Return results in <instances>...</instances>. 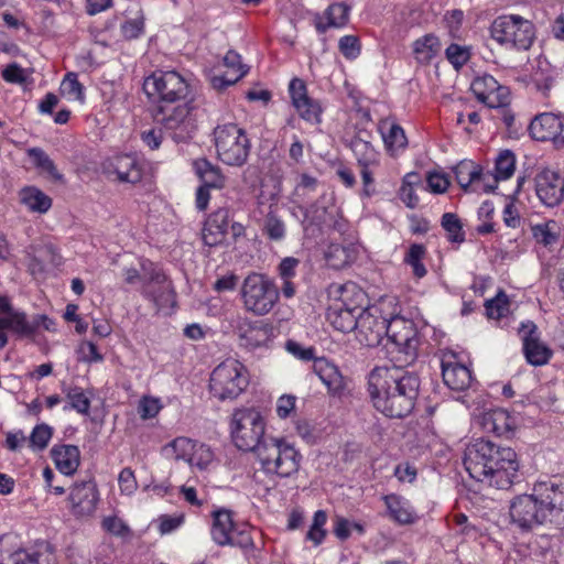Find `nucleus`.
<instances>
[{"instance_id": "nucleus-1", "label": "nucleus", "mask_w": 564, "mask_h": 564, "mask_svg": "<svg viewBox=\"0 0 564 564\" xmlns=\"http://www.w3.org/2000/svg\"><path fill=\"white\" fill-rule=\"evenodd\" d=\"M403 367H376L368 376V393L372 405L387 417L403 419L414 409L420 378Z\"/></svg>"}, {"instance_id": "nucleus-2", "label": "nucleus", "mask_w": 564, "mask_h": 564, "mask_svg": "<svg viewBox=\"0 0 564 564\" xmlns=\"http://www.w3.org/2000/svg\"><path fill=\"white\" fill-rule=\"evenodd\" d=\"M509 518L521 532L540 525L564 529V485L554 480L536 482L532 494L518 495L510 501Z\"/></svg>"}, {"instance_id": "nucleus-3", "label": "nucleus", "mask_w": 564, "mask_h": 564, "mask_svg": "<svg viewBox=\"0 0 564 564\" xmlns=\"http://www.w3.org/2000/svg\"><path fill=\"white\" fill-rule=\"evenodd\" d=\"M463 464L473 479L497 489H509L520 467L518 455L511 447L484 438L466 446Z\"/></svg>"}, {"instance_id": "nucleus-4", "label": "nucleus", "mask_w": 564, "mask_h": 564, "mask_svg": "<svg viewBox=\"0 0 564 564\" xmlns=\"http://www.w3.org/2000/svg\"><path fill=\"white\" fill-rule=\"evenodd\" d=\"M257 458L267 475L290 478L300 470L303 456L285 438L269 437L259 447Z\"/></svg>"}, {"instance_id": "nucleus-5", "label": "nucleus", "mask_w": 564, "mask_h": 564, "mask_svg": "<svg viewBox=\"0 0 564 564\" xmlns=\"http://www.w3.org/2000/svg\"><path fill=\"white\" fill-rule=\"evenodd\" d=\"M193 99L156 106L155 120L175 142H186L196 131Z\"/></svg>"}, {"instance_id": "nucleus-6", "label": "nucleus", "mask_w": 564, "mask_h": 564, "mask_svg": "<svg viewBox=\"0 0 564 564\" xmlns=\"http://www.w3.org/2000/svg\"><path fill=\"white\" fill-rule=\"evenodd\" d=\"M387 336L394 356L392 360L400 367L412 365L417 358L419 337L414 323L401 316H393L386 322Z\"/></svg>"}, {"instance_id": "nucleus-7", "label": "nucleus", "mask_w": 564, "mask_h": 564, "mask_svg": "<svg viewBox=\"0 0 564 564\" xmlns=\"http://www.w3.org/2000/svg\"><path fill=\"white\" fill-rule=\"evenodd\" d=\"M231 437L235 445L246 452H258L262 446L265 423L261 413L253 408H242L234 412L231 419Z\"/></svg>"}, {"instance_id": "nucleus-8", "label": "nucleus", "mask_w": 564, "mask_h": 564, "mask_svg": "<svg viewBox=\"0 0 564 564\" xmlns=\"http://www.w3.org/2000/svg\"><path fill=\"white\" fill-rule=\"evenodd\" d=\"M248 371L238 360L228 359L218 365L209 379V391L220 401L238 398L248 387Z\"/></svg>"}, {"instance_id": "nucleus-9", "label": "nucleus", "mask_w": 564, "mask_h": 564, "mask_svg": "<svg viewBox=\"0 0 564 564\" xmlns=\"http://www.w3.org/2000/svg\"><path fill=\"white\" fill-rule=\"evenodd\" d=\"M240 295L245 310L258 316L268 314L279 300L275 284L264 274L256 272L245 278Z\"/></svg>"}, {"instance_id": "nucleus-10", "label": "nucleus", "mask_w": 564, "mask_h": 564, "mask_svg": "<svg viewBox=\"0 0 564 564\" xmlns=\"http://www.w3.org/2000/svg\"><path fill=\"white\" fill-rule=\"evenodd\" d=\"M214 137L220 161L231 166H241L247 162L250 141L243 129L235 123L217 126Z\"/></svg>"}, {"instance_id": "nucleus-11", "label": "nucleus", "mask_w": 564, "mask_h": 564, "mask_svg": "<svg viewBox=\"0 0 564 564\" xmlns=\"http://www.w3.org/2000/svg\"><path fill=\"white\" fill-rule=\"evenodd\" d=\"M143 89L149 97L156 98V106L191 99L189 85L181 74L174 70L154 72L144 79Z\"/></svg>"}, {"instance_id": "nucleus-12", "label": "nucleus", "mask_w": 564, "mask_h": 564, "mask_svg": "<svg viewBox=\"0 0 564 564\" xmlns=\"http://www.w3.org/2000/svg\"><path fill=\"white\" fill-rule=\"evenodd\" d=\"M142 285L139 288L143 297L154 303L158 310L175 304V292L162 269L154 262L142 259Z\"/></svg>"}, {"instance_id": "nucleus-13", "label": "nucleus", "mask_w": 564, "mask_h": 564, "mask_svg": "<svg viewBox=\"0 0 564 564\" xmlns=\"http://www.w3.org/2000/svg\"><path fill=\"white\" fill-rule=\"evenodd\" d=\"M324 197L308 207H301L303 212V228L305 231L315 230L322 232L324 229H332L343 232L346 229V221L339 215L335 205L325 206L322 204Z\"/></svg>"}, {"instance_id": "nucleus-14", "label": "nucleus", "mask_w": 564, "mask_h": 564, "mask_svg": "<svg viewBox=\"0 0 564 564\" xmlns=\"http://www.w3.org/2000/svg\"><path fill=\"white\" fill-rule=\"evenodd\" d=\"M102 172L120 183L137 184L144 173L143 162L131 153L116 154L107 158L101 164Z\"/></svg>"}, {"instance_id": "nucleus-15", "label": "nucleus", "mask_w": 564, "mask_h": 564, "mask_svg": "<svg viewBox=\"0 0 564 564\" xmlns=\"http://www.w3.org/2000/svg\"><path fill=\"white\" fill-rule=\"evenodd\" d=\"M386 322L377 307L362 310L358 313V340L369 347L378 346L387 333Z\"/></svg>"}, {"instance_id": "nucleus-16", "label": "nucleus", "mask_w": 564, "mask_h": 564, "mask_svg": "<svg viewBox=\"0 0 564 564\" xmlns=\"http://www.w3.org/2000/svg\"><path fill=\"white\" fill-rule=\"evenodd\" d=\"M475 97L490 108L506 107L510 100V91L500 85L491 75L485 74L475 78L470 86Z\"/></svg>"}, {"instance_id": "nucleus-17", "label": "nucleus", "mask_w": 564, "mask_h": 564, "mask_svg": "<svg viewBox=\"0 0 564 564\" xmlns=\"http://www.w3.org/2000/svg\"><path fill=\"white\" fill-rule=\"evenodd\" d=\"M0 328L23 338L33 336L39 328V323H31L25 313L12 307L8 296L0 294Z\"/></svg>"}, {"instance_id": "nucleus-18", "label": "nucleus", "mask_w": 564, "mask_h": 564, "mask_svg": "<svg viewBox=\"0 0 564 564\" xmlns=\"http://www.w3.org/2000/svg\"><path fill=\"white\" fill-rule=\"evenodd\" d=\"M536 196L547 207L557 206L564 199V177L557 172L545 169L534 177Z\"/></svg>"}, {"instance_id": "nucleus-19", "label": "nucleus", "mask_w": 564, "mask_h": 564, "mask_svg": "<svg viewBox=\"0 0 564 564\" xmlns=\"http://www.w3.org/2000/svg\"><path fill=\"white\" fill-rule=\"evenodd\" d=\"M563 122L551 112L535 116L529 126L531 137L538 141H552L555 147L564 145Z\"/></svg>"}, {"instance_id": "nucleus-20", "label": "nucleus", "mask_w": 564, "mask_h": 564, "mask_svg": "<svg viewBox=\"0 0 564 564\" xmlns=\"http://www.w3.org/2000/svg\"><path fill=\"white\" fill-rule=\"evenodd\" d=\"M328 296L333 301L329 306L362 311L365 293L354 282L344 284L332 283L328 286Z\"/></svg>"}, {"instance_id": "nucleus-21", "label": "nucleus", "mask_w": 564, "mask_h": 564, "mask_svg": "<svg viewBox=\"0 0 564 564\" xmlns=\"http://www.w3.org/2000/svg\"><path fill=\"white\" fill-rule=\"evenodd\" d=\"M73 513L75 516L91 514L98 501V491L93 481L75 484L69 494Z\"/></svg>"}, {"instance_id": "nucleus-22", "label": "nucleus", "mask_w": 564, "mask_h": 564, "mask_svg": "<svg viewBox=\"0 0 564 564\" xmlns=\"http://www.w3.org/2000/svg\"><path fill=\"white\" fill-rule=\"evenodd\" d=\"M389 518L400 525H411L419 519L411 502L397 494L382 497Z\"/></svg>"}, {"instance_id": "nucleus-23", "label": "nucleus", "mask_w": 564, "mask_h": 564, "mask_svg": "<svg viewBox=\"0 0 564 564\" xmlns=\"http://www.w3.org/2000/svg\"><path fill=\"white\" fill-rule=\"evenodd\" d=\"M240 346L253 350L264 346L271 336V328L261 322L250 323L245 321L238 327Z\"/></svg>"}, {"instance_id": "nucleus-24", "label": "nucleus", "mask_w": 564, "mask_h": 564, "mask_svg": "<svg viewBox=\"0 0 564 564\" xmlns=\"http://www.w3.org/2000/svg\"><path fill=\"white\" fill-rule=\"evenodd\" d=\"M229 225L228 209L220 208L213 213L205 223L203 241L209 247L221 243L226 237Z\"/></svg>"}, {"instance_id": "nucleus-25", "label": "nucleus", "mask_w": 564, "mask_h": 564, "mask_svg": "<svg viewBox=\"0 0 564 564\" xmlns=\"http://www.w3.org/2000/svg\"><path fill=\"white\" fill-rule=\"evenodd\" d=\"M314 372L326 386L329 393L340 395L345 389V379L336 365L325 358L314 360Z\"/></svg>"}, {"instance_id": "nucleus-26", "label": "nucleus", "mask_w": 564, "mask_h": 564, "mask_svg": "<svg viewBox=\"0 0 564 564\" xmlns=\"http://www.w3.org/2000/svg\"><path fill=\"white\" fill-rule=\"evenodd\" d=\"M11 564H55L56 558L47 543L19 549L9 555Z\"/></svg>"}, {"instance_id": "nucleus-27", "label": "nucleus", "mask_w": 564, "mask_h": 564, "mask_svg": "<svg viewBox=\"0 0 564 564\" xmlns=\"http://www.w3.org/2000/svg\"><path fill=\"white\" fill-rule=\"evenodd\" d=\"M51 456L56 468L66 476L75 474L80 464V453L75 445H54Z\"/></svg>"}, {"instance_id": "nucleus-28", "label": "nucleus", "mask_w": 564, "mask_h": 564, "mask_svg": "<svg viewBox=\"0 0 564 564\" xmlns=\"http://www.w3.org/2000/svg\"><path fill=\"white\" fill-rule=\"evenodd\" d=\"M444 383L452 390L464 391L473 382L471 371L464 365L452 361L442 362Z\"/></svg>"}, {"instance_id": "nucleus-29", "label": "nucleus", "mask_w": 564, "mask_h": 564, "mask_svg": "<svg viewBox=\"0 0 564 564\" xmlns=\"http://www.w3.org/2000/svg\"><path fill=\"white\" fill-rule=\"evenodd\" d=\"M519 32L533 33V23L520 15L510 14L498 17L491 24V35H517Z\"/></svg>"}, {"instance_id": "nucleus-30", "label": "nucleus", "mask_w": 564, "mask_h": 564, "mask_svg": "<svg viewBox=\"0 0 564 564\" xmlns=\"http://www.w3.org/2000/svg\"><path fill=\"white\" fill-rule=\"evenodd\" d=\"M349 19V7L345 3H334L327 8L323 15L314 19L317 32H326L330 29L344 26Z\"/></svg>"}, {"instance_id": "nucleus-31", "label": "nucleus", "mask_w": 564, "mask_h": 564, "mask_svg": "<svg viewBox=\"0 0 564 564\" xmlns=\"http://www.w3.org/2000/svg\"><path fill=\"white\" fill-rule=\"evenodd\" d=\"M529 229L535 243L549 249L553 248L558 242L561 236V227L557 221L553 219L530 223Z\"/></svg>"}, {"instance_id": "nucleus-32", "label": "nucleus", "mask_w": 564, "mask_h": 564, "mask_svg": "<svg viewBox=\"0 0 564 564\" xmlns=\"http://www.w3.org/2000/svg\"><path fill=\"white\" fill-rule=\"evenodd\" d=\"M212 538L218 545H227L237 529L230 510L220 509L213 513Z\"/></svg>"}, {"instance_id": "nucleus-33", "label": "nucleus", "mask_w": 564, "mask_h": 564, "mask_svg": "<svg viewBox=\"0 0 564 564\" xmlns=\"http://www.w3.org/2000/svg\"><path fill=\"white\" fill-rule=\"evenodd\" d=\"M195 174L199 177L202 185L210 189H221L226 185V177L218 166L213 165L206 159H197L193 162Z\"/></svg>"}, {"instance_id": "nucleus-34", "label": "nucleus", "mask_w": 564, "mask_h": 564, "mask_svg": "<svg viewBox=\"0 0 564 564\" xmlns=\"http://www.w3.org/2000/svg\"><path fill=\"white\" fill-rule=\"evenodd\" d=\"M380 131L388 152L394 154L404 150L408 139L402 127L393 121L383 120L380 123Z\"/></svg>"}, {"instance_id": "nucleus-35", "label": "nucleus", "mask_w": 564, "mask_h": 564, "mask_svg": "<svg viewBox=\"0 0 564 564\" xmlns=\"http://www.w3.org/2000/svg\"><path fill=\"white\" fill-rule=\"evenodd\" d=\"M351 308H340L338 306H329L327 311V319L333 327L341 333L356 330L358 326V313Z\"/></svg>"}, {"instance_id": "nucleus-36", "label": "nucleus", "mask_w": 564, "mask_h": 564, "mask_svg": "<svg viewBox=\"0 0 564 564\" xmlns=\"http://www.w3.org/2000/svg\"><path fill=\"white\" fill-rule=\"evenodd\" d=\"M19 198L30 212L44 214L52 206V199L35 186H25L19 192Z\"/></svg>"}, {"instance_id": "nucleus-37", "label": "nucleus", "mask_w": 564, "mask_h": 564, "mask_svg": "<svg viewBox=\"0 0 564 564\" xmlns=\"http://www.w3.org/2000/svg\"><path fill=\"white\" fill-rule=\"evenodd\" d=\"M350 149L358 162L359 166H378L380 163V154L375 150L370 141L355 137L350 142Z\"/></svg>"}, {"instance_id": "nucleus-38", "label": "nucleus", "mask_w": 564, "mask_h": 564, "mask_svg": "<svg viewBox=\"0 0 564 564\" xmlns=\"http://www.w3.org/2000/svg\"><path fill=\"white\" fill-rule=\"evenodd\" d=\"M484 426L488 432L503 436L513 430L514 419L506 410L497 409L484 416Z\"/></svg>"}, {"instance_id": "nucleus-39", "label": "nucleus", "mask_w": 564, "mask_h": 564, "mask_svg": "<svg viewBox=\"0 0 564 564\" xmlns=\"http://www.w3.org/2000/svg\"><path fill=\"white\" fill-rule=\"evenodd\" d=\"M440 37H417L413 43V54L420 64H429L441 51Z\"/></svg>"}, {"instance_id": "nucleus-40", "label": "nucleus", "mask_w": 564, "mask_h": 564, "mask_svg": "<svg viewBox=\"0 0 564 564\" xmlns=\"http://www.w3.org/2000/svg\"><path fill=\"white\" fill-rule=\"evenodd\" d=\"M424 188V184L417 173H408L402 181V185L399 191L400 199L405 204L406 207L414 209L419 205V196L415 193V188Z\"/></svg>"}, {"instance_id": "nucleus-41", "label": "nucleus", "mask_w": 564, "mask_h": 564, "mask_svg": "<svg viewBox=\"0 0 564 564\" xmlns=\"http://www.w3.org/2000/svg\"><path fill=\"white\" fill-rule=\"evenodd\" d=\"M455 177L462 188H470L475 192L477 178L479 177V165L473 161H462L454 169Z\"/></svg>"}, {"instance_id": "nucleus-42", "label": "nucleus", "mask_w": 564, "mask_h": 564, "mask_svg": "<svg viewBox=\"0 0 564 564\" xmlns=\"http://www.w3.org/2000/svg\"><path fill=\"white\" fill-rule=\"evenodd\" d=\"M425 256L426 248L421 243L411 245L404 256V263L412 268V273L417 279H422L427 273V270L423 264Z\"/></svg>"}, {"instance_id": "nucleus-43", "label": "nucleus", "mask_w": 564, "mask_h": 564, "mask_svg": "<svg viewBox=\"0 0 564 564\" xmlns=\"http://www.w3.org/2000/svg\"><path fill=\"white\" fill-rule=\"evenodd\" d=\"M63 392L68 401L64 410H75L80 414H88L90 409V400L86 395L85 391L79 387H65Z\"/></svg>"}, {"instance_id": "nucleus-44", "label": "nucleus", "mask_w": 564, "mask_h": 564, "mask_svg": "<svg viewBox=\"0 0 564 564\" xmlns=\"http://www.w3.org/2000/svg\"><path fill=\"white\" fill-rule=\"evenodd\" d=\"M263 235L272 241H282L286 236V226L283 219L272 209L265 215L262 224Z\"/></svg>"}, {"instance_id": "nucleus-45", "label": "nucleus", "mask_w": 564, "mask_h": 564, "mask_svg": "<svg viewBox=\"0 0 564 564\" xmlns=\"http://www.w3.org/2000/svg\"><path fill=\"white\" fill-rule=\"evenodd\" d=\"M523 352L527 361L535 367L547 364L552 357V350L541 340L528 343L527 347H523Z\"/></svg>"}, {"instance_id": "nucleus-46", "label": "nucleus", "mask_w": 564, "mask_h": 564, "mask_svg": "<svg viewBox=\"0 0 564 564\" xmlns=\"http://www.w3.org/2000/svg\"><path fill=\"white\" fill-rule=\"evenodd\" d=\"M29 156L33 164L42 172L47 173L55 181H62L63 175L57 171L51 158L40 148H31L28 150Z\"/></svg>"}, {"instance_id": "nucleus-47", "label": "nucleus", "mask_w": 564, "mask_h": 564, "mask_svg": "<svg viewBox=\"0 0 564 564\" xmlns=\"http://www.w3.org/2000/svg\"><path fill=\"white\" fill-rule=\"evenodd\" d=\"M516 170V155L510 150L501 151L495 161V172L501 180L510 178Z\"/></svg>"}, {"instance_id": "nucleus-48", "label": "nucleus", "mask_w": 564, "mask_h": 564, "mask_svg": "<svg viewBox=\"0 0 564 564\" xmlns=\"http://www.w3.org/2000/svg\"><path fill=\"white\" fill-rule=\"evenodd\" d=\"M442 226L446 230L449 241L463 242L465 240V232L456 214L445 213L442 216Z\"/></svg>"}, {"instance_id": "nucleus-49", "label": "nucleus", "mask_w": 564, "mask_h": 564, "mask_svg": "<svg viewBox=\"0 0 564 564\" xmlns=\"http://www.w3.org/2000/svg\"><path fill=\"white\" fill-rule=\"evenodd\" d=\"M214 452L208 445L196 442L188 464L203 470L214 462Z\"/></svg>"}, {"instance_id": "nucleus-50", "label": "nucleus", "mask_w": 564, "mask_h": 564, "mask_svg": "<svg viewBox=\"0 0 564 564\" xmlns=\"http://www.w3.org/2000/svg\"><path fill=\"white\" fill-rule=\"evenodd\" d=\"M486 314L489 318L499 319L509 312L508 296L499 292L496 297L486 301Z\"/></svg>"}, {"instance_id": "nucleus-51", "label": "nucleus", "mask_w": 564, "mask_h": 564, "mask_svg": "<svg viewBox=\"0 0 564 564\" xmlns=\"http://www.w3.org/2000/svg\"><path fill=\"white\" fill-rule=\"evenodd\" d=\"M61 91L64 96L74 100H84V87L78 82L77 74L67 73L61 84Z\"/></svg>"}, {"instance_id": "nucleus-52", "label": "nucleus", "mask_w": 564, "mask_h": 564, "mask_svg": "<svg viewBox=\"0 0 564 564\" xmlns=\"http://www.w3.org/2000/svg\"><path fill=\"white\" fill-rule=\"evenodd\" d=\"M448 62L455 69L463 67L470 58V48L467 45L451 44L445 50Z\"/></svg>"}, {"instance_id": "nucleus-53", "label": "nucleus", "mask_w": 564, "mask_h": 564, "mask_svg": "<svg viewBox=\"0 0 564 564\" xmlns=\"http://www.w3.org/2000/svg\"><path fill=\"white\" fill-rule=\"evenodd\" d=\"M196 441L188 437L180 436L174 438L169 447L173 451L176 459H183L188 463L193 453Z\"/></svg>"}, {"instance_id": "nucleus-54", "label": "nucleus", "mask_w": 564, "mask_h": 564, "mask_svg": "<svg viewBox=\"0 0 564 564\" xmlns=\"http://www.w3.org/2000/svg\"><path fill=\"white\" fill-rule=\"evenodd\" d=\"M302 107L295 108L300 117L310 123H319L322 107L319 102L313 98H307Z\"/></svg>"}, {"instance_id": "nucleus-55", "label": "nucleus", "mask_w": 564, "mask_h": 564, "mask_svg": "<svg viewBox=\"0 0 564 564\" xmlns=\"http://www.w3.org/2000/svg\"><path fill=\"white\" fill-rule=\"evenodd\" d=\"M47 256L54 257L53 250L51 247L42 248L37 251V254H34L29 260V271L35 278L41 276L46 271L45 258Z\"/></svg>"}, {"instance_id": "nucleus-56", "label": "nucleus", "mask_w": 564, "mask_h": 564, "mask_svg": "<svg viewBox=\"0 0 564 564\" xmlns=\"http://www.w3.org/2000/svg\"><path fill=\"white\" fill-rule=\"evenodd\" d=\"M52 433L51 426L46 424L36 425L30 435L31 446L36 449H44L52 437Z\"/></svg>"}, {"instance_id": "nucleus-57", "label": "nucleus", "mask_w": 564, "mask_h": 564, "mask_svg": "<svg viewBox=\"0 0 564 564\" xmlns=\"http://www.w3.org/2000/svg\"><path fill=\"white\" fill-rule=\"evenodd\" d=\"M289 93L294 108H300L305 99L310 98L305 83L300 78H293L289 84Z\"/></svg>"}, {"instance_id": "nucleus-58", "label": "nucleus", "mask_w": 564, "mask_h": 564, "mask_svg": "<svg viewBox=\"0 0 564 564\" xmlns=\"http://www.w3.org/2000/svg\"><path fill=\"white\" fill-rule=\"evenodd\" d=\"M78 360L84 362H100L104 360V356L98 351L97 346L89 340H84L78 347Z\"/></svg>"}, {"instance_id": "nucleus-59", "label": "nucleus", "mask_w": 564, "mask_h": 564, "mask_svg": "<svg viewBox=\"0 0 564 564\" xmlns=\"http://www.w3.org/2000/svg\"><path fill=\"white\" fill-rule=\"evenodd\" d=\"M501 178L491 172H484L479 166V177L477 178V185L475 192L491 193L497 188V184Z\"/></svg>"}, {"instance_id": "nucleus-60", "label": "nucleus", "mask_w": 564, "mask_h": 564, "mask_svg": "<svg viewBox=\"0 0 564 564\" xmlns=\"http://www.w3.org/2000/svg\"><path fill=\"white\" fill-rule=\"evenodd\" d=\"M118 482L121 494L127 496L134 494L138 488L134 473L130 467H126L120 471Z\"/></svg>"}, {"instance_id": "nucleus-61", "label": "nucleus", "mask_w": 564, "mask_h": 564, "mask_svg": "<svg viewBox=\"0 0 564 564\" xmlns=\"http://www.w3.org/2000/svg\"><path fill=\"white\" fill-rule=\"evenodd\" d=\"M340 53L348 59L358 57L361 50L359 37H340L338 42Z\"/></svg>"}, {"instance_id": "nucleus-62", "label": "nucleus", "mask_w": 564, "mask_h": 564, "mask_svg": "<svg viewBox=\"0 0 564 564\" xmlns=\"http://www.w3.org/2000/svg\"><path fill=\"white\" fill-rule=\"evenodd\" d=\"M553 547L552 536L547 534L536 535L530 542V549L533 554L545 557Z\"/></svg>"}, {"instance_id": "nucleus-63", "label": "nucleus", "mask_w": 564, "mask_h": 564, "mask_svg": "<svg viewBox=\"0 0 564 564\" xmlns=\"http://www.w3.org/2000/svg\"><path fill=\"white\" fill-rule=\"evenodd\" d=\"M449 181L444 174L436 172L429 173L426 178V189L435 194H442L447 191Z\"/></svg>"}, {"instance_id": "nucleus-64", "label": "nucleus", "mask_w": 564, "mask_h": 564, "mask_svg": "<svg viewBox=\"0 0 564 564\" xmlns=\"http://www.w3.org/2000/svg\"><path fill=\"white\" fill-rule=\"evenodd\" d=\"M161 410L158 399L144 397L139 403L138 412L141 419L148 420L154 417Z\"/></svg>"}]
</instances>
